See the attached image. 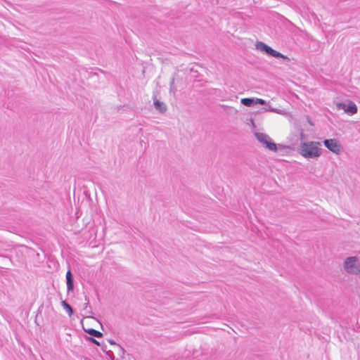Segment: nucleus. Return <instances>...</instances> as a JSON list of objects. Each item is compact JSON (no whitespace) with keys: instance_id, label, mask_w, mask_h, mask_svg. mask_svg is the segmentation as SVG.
Here are the masks:
<instances>
[{"instance_id":"f257e3e1","label":"nucleus","mask_w":360,"mask_h":360,"mask_svg":"<svg viewBox=\"0 0 360 360\" xmlns=\"http://www.w3.org/2000/svg\"><path fill=\"white\" fill-rule=\"evenodd\" d=\"M321 143L318 141H308L301 143L299 153L307 159L317 158L321 155Z\"/></svg>"},{"instance_id":"f03ea898","label":"nucleus","mask_w":360,"mask_h":360,"mask_svg":"<svg viewBox=\"0 0 360 360\" xmlns=\"http://www.w3.org/2000/svg\"><path fill=\"white\" fill-rule=\"evenodd\" d=\"M344 269L349 274H360V262L357 257H347L344 262Z\"/></svg>"},{"instance_id":"7ed1b4c3","label":"nucleus","mask_w":360,"mask_h":360,"mask_svg":"<svg viewBox=\"0 0 360 360\" xmlns=\"http://www.w3.org/2000/svg\"><path fill=\"white\" fill-rule=\"evenodd\" d=\"M257 140L262 144L266 149L271 151L276 152L278 150V146L273 142L271 138L264 133L257 132L255 134Z\"/></svg>"},{"instance_id":"20e7f679","label":"nucleus","mask_w":360,"mask_h":360,"mask_svg":"<svg viewBox=\"0 0 360 360\" xmlns=\"http://www.w3.org/2000/svg\"><path fill=\"white\" fill-rule=\"evenodd\" d=\"M256 48L257 50L261 51H264L269 56H271L275 58H281L283 59L289 60V58L286 56L281 53L280 52L274 50L272 48L264 44L262 41H258L256 44Z\"/></svg>"},{"instance_id":"39448f33","label":"nucleus","mask_w":360,"mask_h":360,"mask_svg":"<svg viewBox=\"0 0 360 360\" xmlns=\"http://www.w3.org/2000/svg\"><path fill=\"white\" fill-rule=\"evenodd\" d=\"M256 48L257 50L261 51H264L269 56H271L275 58H281L283 59L289 60V58L286 56L281 53L280 52L274 50L272 48L264 44L262 41H258L256 44Z\"/></svg>"},{"instance_id":"423d86ee","label":"nucleus","mask_w":360,"mask_h":360,"mask_svg":"<svg viewBox=\"0 0 360 360\" xmlns=\"http://www.w3.org/2000/svg\"><path fill=\"white\" fill-rule=\"evenodd\" d=\"M323 143L330 151L335 154H340L342 150L341 145L335 139H326Z\"/></svg>"},{"instance_id":"0eeeda50","label":"nucleus","mask_w":360,"mask_h":360,"mask_svg":"<svg viewBox=\"0 0 360 360\" xmlns=\"http://www.w3.org/2000/svg\"><path fill=\"white\" fill-rule=\"evenodd\" d=\"M337 108L339 110H343L346 113L351 115L357 112V107L352 101H349L348 105L345 103H337Z\"/></svg>"},{"instance_id":"6e6552de","label":"nucleus","mask_w":360,"mask_h":360,"mask_svg":"<svg viewBox=\"0 0 360 360\" xmlns=\"http://www.w3.org/2000/svg\"><path fill=\"white\" fill-rule=\"evenodd\" d=\"M153 104L155 109L160 112H165L167 110L166 105L163 102L158 100L156 97L153 98Z\"/></svg>"},{"instance_id":"1a4fd4ad","label":"nucleus","mask_w":360,"mask_h":360,"mask_svg":"<svg viewBox=\"0 0 360 360\" xmlns=\"http://www.w3.org/2000/svg\"><path fill=\"white\" fill-rule=\"evenodd\" d=\"M66 283L68 291H72L73 290L74 285L72 275L70 270L66 273Z\"/></svg>"},{"instance_id":"9d476101","label":"nucleus","mask_w":360,"mask_h":360,"mask_svg":"<svg viewBox=\"0 0 360 360\" xmlns=\"http://www.w3.org/2000/svg\"><path fill=\"white\" fill-rule=\"evenodd\" d=\"M240 103L245 106L250 107L254 105V98H242Z\"/></svg>"},{"instance_id":"9b49d317","label":"nucleus","mask_w":360,"mask_h":360,"mask_svg":"<svg viewBox=\"0 0 360 360\" xmlns=\"http://www.w3.org/2000/svg\"><path fill=\"white\" fill-rule=\"evenodd\" d=\"M61 305L63 306V307L66 310V311L68 312V315L70 316L72 314H73V310H72V308L71 307V306L67 303L65 301H62L61 302Z\"/></svg>"},{"instance_id":"f8f14e48","label":"nucleus","mask_w":360,"mask_h":360,"mask_svg":"<svg viewBox=\"0 0 360 360\" xmlns=\"http://www.w3.org/2000/svg\"><path fill=\"white\" fill-rule=\"evenodd\" d=\"M89 335L94 336V337H96V338H101L103 336V334L98 331V330H96L95 329H93V328H91V329H89L87 330H86Z\"/></svg>"},{"instance_id":"ddd939ff","label":"nucleus","mask_w":360,"mask_h":360,"mask_svg":"<svg viewBox=\"0 0 360 360\" xmlns=\"http://www.w3.org/2000/svg\"><path fill=\"white\" fill-rule=\"evenodd\" d=\"M264 110L265 112L269 111V112H276V113L281 114V115L283 114V111L282 110H279V109H277V108H271L270 106L268 108H265Z\"/></svg>"},{"instance_id":"4468645a","label":"nucleus","mask_w":360,"mask_h":360,"mask_svg":"<svg viewBox=\"0 0 360 360\" xmlns=\"http://www.w3.org/2000/svg\"><path fill=\"white\" fill-rule=\"evenodd\" d=\"M88 308H90L89 301L87 297L85 296V303H84V310L86 311V313H91V311H89Z\"/></svg>"},{"instance_id":"2eb2a0df","label":"nucleus","mask_w":360,"mask_h":360,"mask_svg":"<svg viewBox=\"0 0 360 360\" xmlns=\"http://www.w3.org/2000/svg\"><path fill=\"white\" fill-rule=\"evenodd\" d=\"M255 104L264 105L266 104V101L262 98H254V105Z\"/></svg>"},{"instance_id":"dca6fc26","label":"nucleus","mask_w":360,"mask_h":360,"mask_svg":"<svg viewBox=\"0 0 360 360\" xmlns=\"http://www.w3.org/2000/svg\"><path fill=\"white\" fill-rule=\"evenodd\" d=\"M174 88V79L172 78L170 82V90L172 91Z\"/></svg>"},{"instance_id":"f3484780","label":"nucleus","mask_w":360,"mask_h":360,"mask_svg":"<svg viewBox=\"0 0 360 360\" xmlns=\"http://www.w3.org/2000/svg\"><path fill=\"white\" fill-rule=\"evenodd\" d=\"M89 340H91L94 344L97 345H100L99 342H98L96 340H95L94 338H89Z\"/></svg>"},{"instance_id":"a211bd4d","label":"nucleus","mask_w":360,"mask_h":360,"mask_svg":"<svg viewBox=\"0 0 360 360\" xmlns=\"http://www.w3.org/2000/svg\"><path fill=\"white\" fill-rule=\"evenodd\" d=\"M109 342L111 344V345H114L115 344V341L114 340H109Z\"/></svg>"},{"instance_id":"6ab92c4d","label":"nucleus","mask_w":360,"mask_h":360,"mask_svg":"<svg viewBox=\"0 0 360 360\" xmlns=\"http://www.w3.org/2000/svg\"><path fill=\"white\" fill-rule=\"evenodd\" d=\"M278 147H279V148H283L281 145H279V146H278Z\"/></svg>"}]
</instances>
